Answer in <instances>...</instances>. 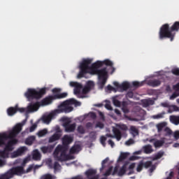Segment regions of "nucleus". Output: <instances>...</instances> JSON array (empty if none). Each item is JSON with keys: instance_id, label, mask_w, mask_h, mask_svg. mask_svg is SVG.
Masks as SVG:
<instances>
[{"instance_id": "nucleus-24", "label": "nucleus", "mask_w": 179, "mask_h": 179, "mask_svg": "<svg viewBox=\"0 0 179 179\" xmlns=\"http://www.w3.org/2000/svg\"><path fill=\"white\" fill-rule=\"evenodd\" d=\"M167 125V123L166 122H163L161 123H159L156 125L157 131L159 133L162 132L163 131V129L166 128V126Z\"/></svg>"}, {"instance_id": "nucleus-3", "label": "nucleus", "mask_w": 179, "mask_h": 179, "mask_svg": "<svg viewBox=\"0 0 179 179\" xmlns=\"http://www.w3.org/2000/svg\"><path fill=\"white\" fill-rule=\"evenodd\" d=\"M22 128L23 124L18 123L13 128L12 131H10L8 134L6 133H0V148L6 145L5 141H8V139L10 140L7 143L13 148V146L19 142L15 138L20 134Z\"/></svg>"}, {"instance_id": "nucleus-30", "label": "nucleus", "mask_w": 179, "mask_h": 179, "mask_svg": "<svg viewBox=\"0 0 179 179\" xmlns=\"http://www.w3.org/2000/svg\"><path fill=\"white\" fill-rule=\"evenodd\" d=\"M128 156H129V152H122L119 157L118 161L122 162L123 160L128 159Z\"/></svg>"}, {"instance_id": "nucleus-15", "label": "nucleus", "mask_w": 179, "mask_h": 179, "mask_svg": "<svg viewBox=\"0 0 179 179\" xmlns=\"http://www.w3.org/2000/svg\"><path fill=\"white\" fill-rule=\"evenodd\" d=\"M41 150L44 155L46 153H51V152L54 150V145H49L48 146H42Z\"/></svg>"}, {"instance_id": "nucleus-63", "label": "nucleus", "mask_w": 179, "mask_h": 179, "mask_svg": "<svg viewBox=\"0 0 179 179\" xmlns=\"http://www.w3.org/2000/svg\"><path fill=\"white\" fill-rule=\"evenodd\" d=\"M105 108L107 110H109L110 111H113V106H111V104H110V103H106Z\"/></svg>"}, {"instance_id": "nucleus-18", "label": "nucleus", "mask_w": 179, "mask_h": 179, "mask_svg": "<svg viewBox=\"0 0 179 179\" xmlns=\"http://www.w3.org/2000/svg\"><path fill=\"white\" fill-rule=\"evenodd\" d=\"M82 150V148L80 145H75L70 149V153L71 155H75Z\"/></svg>"}, {"instance_id": "nucleus-54", "label": "nucleus", "mask_w": 179, "mask_h": 179, "mask_svg": "<svg viewBox=\"0 0 179 179\" xmlns=\"http://www.w3.org/2000/svg\"><path fill=\"white\" fill-rule=\"evenodd\" d=\"M135 143V141H134V139L130 138L127 141L125 142V145H127V146H130V145H133V143Z\"/></svg>"}, {"instance_id": "nucleus-20", "label": "nucleus", "mask_w": 179, "mask_h": 179, "mask_svg": "<svg viewBox=\"0 0 179 179\" xmlns=\"http://www.w3.org/2000/svg\"><path fill=\"white\" fill-rule=\"evenodd\" d=\"M32 159L34 160H41V154L38 150H34L32 155Z\"/></svg>"}, {"instance_id": "nucleus-23", "label": "nucleus", "mask_w": 179, "mask_h": 179, "mask_svg": "<svg viewBox=\"0 0 179 179\" xmlns=\"http://www.w3.org/2000/svg\"><path fill=\"white\" fill-rule=\"evenodd\" d=\"M51 120H52V114L44 115L42 117V120L45 124H50V122H51Z\"/></svg>"}, {"instance_id": "nucleus-14", "label": "nucleus", "mask_w": 179, "mask_h": 179, "mask_svg": "<svg viewBox=\"0 0 179 179\" xmlns=\"http://www.w3.org/2000/svg\"><path fill=\"white\" fill-rule=\"evenodd\" d=\"M48 166L50 169H54L55 171H58L59 170V167H61V165H59V163L57 162H55L54 164H52V161L51 159L48 160Z\"/></svg>"}, {"instance_id": "nucleus-55", "label": "nucleus", "mask_w": 179, "mask_h": 179, "mask_svg": "<svg viewBox=\"0 0 179 179\" xmlns=\"http://www.w3.org/2000/svg\"><path fill=\"white\" fill-rule=\"evenodd\" d=\"M96 128H100L101 129H103V128H104V124L99 122L96 124L95 126Z\"/></svg>"}, {"instance_id": "nucleus-37", "label": "nucleus", "mask_w": 179, "mask_h": 179, "mask_svg": "<svg viewBox=\"0 0 179 179\" xmlns=\"http://www.w3.org/2000/svg\"><path fill=\"white\" fill-rule=\"evenodd\" d=\"M129 87H130V85L127 82H124L122 85H120V89L122 90H128Z\"/></svg>"}, {"instance_id": "nucleus-4", "label": "nucleus", "mask_w": 179, "mask_h": 179, "mask_svg": "<svg viewBox=\"0 0 179 179\" xmlns=\"http://www.w3.org/2000/svg\"><path fill=\"white\" fill-rule=\"evenodd\" d=\"M22 128L23 124L18 123L13 128L12 131H10L8 134L6 133H0V148L6 145L5 141H8V139L10 140L7 143L13 148V146L19 142L15 138L20 134Z\"/></svg>"}, {"instance_id": "nucleus-34", "label": "nucleus", "mask_w": 179, "mask_h": 179, "mask_svg": "<svg viewBox=\"0 0 179 179\" xmlns=\"http://www.w3.org/2000/svg\"><path fill=\"white\" fill-rule=\"evenodd\" d=\"M122 110L124 114H128L129 113V109H128V106H127V102L123 101L122 104Z\"/></svg>"}, {"instance_id": "nucleus-50", "label": "nucleus", "mask_w": 179, "mask_h": 179, "mask_svg": "<svg viewBox=\"0 0 179 179\" xmlns=\"http://www.w3.org/2000/svg\"><path fill=\"white\" fill-rule=\"evenodd\" d=\"M96 131H91L90 133V138H91V139H96Z\"/></svg>"}, {"instance_id": "nucleus-17", "label": "nucleus", "mask_w": 179, "mask_h": 179, "mask_svg": "<svg viewBox=\"0 0 179 179\" xmlns=\"http://www.w3.org/2000/svg\"><path fill=\"white\" fill-rule=\"evenodd\" d=\"M61 138V135L58 133L54 134L52 136L49 138V143H52L57 141H59Z\"/></svg>"}, {"instance_id": "nucleus-35", "label": "nucleus", "mask_w": 179, "mask_h": 179, "mask_svg": "<svg viewBox=\"0 0 179 179\" xmlns=\"http://www.w3.org/2000/svg\"><path fill=\"white\" fill-rule=\"evenodd\" d=\"M168 113H169L170 114L174 111H178V106H176V105H173V106H169V107L168 108Z\"/></svg>"}, {"instance_id": "nucleus-13", "label": "nucleus", "mask_w": 179, "mask_h": 179, "mask_svg": "<svg viewBox=\"0 0 179 179\" xmlns=\"http://www.w3.org/2000/svg\"><path fill=\"white\" fill-rule=\"evenodd\" d=\"M26 150H27L26 147H21L12 153V157H17L19 156H22V155H23Z\"/></svg>"}, {"instance_id": "nucleus-36", "label": "nucleus", "mask_w": 179, "mask_h": 179, "mask_svg": "<svg viewBox=\"0 0 179 179\" xmlns=\"http://www.w3.org/2000/svg\"><path fill=\"white\" fill-rule=\"evenodd\" d=\"M130 131H131V134H132V135H134V136L135 135H139V131L134 126H131Z\"/></svg>"}, {"instance_id": "nucleus-1", "label": "nucleus", "mask_w": 179, "mask_h": 179, "mask_svg": "<svg viewBox=\"0 0 179 179\" xmlns=\"http://www.w3.org/2000/svg\"><path fill=\"white\" fill-rule=\"evenodd\" d=\"M92 62H93V59L87 58L83 59L80 64V71L77 77L78 79H82V78H86L87 73L90 75H97V85L99 89H104V86H106V83H107V77L108 76L107 67L99 69V68L103 66V62L97 61L90 66Z\"/></svg>"}, {"instance_id": "nucleus-59", "label": "nucleus", "mask_w": 179, "mask_h": 179, "mask_svg": "<svg viewBox=\"0 0 179 179\" xmlns=\"http://www.w3.org/2000/svg\"><path fill=\"white\" fill-rule=\"evenodd\" d=\"M90 91V90L85 86V87H84V88L82 90V93H83V94H87V92Z\"/></svg>"}, {"instance_id": "nucleus-29", "label": "nucleus", "mask_w": 179, "mask_h": 179, "mask_svg": "<svg viewBox=\"0 0 179 179\" xmlns=\"http://www.w3.org/2000/svg\"><path fill=\"white\" fill-rule=\"evenodd\" d=\"M164 145V139L157 140L154 143L155 148H162Z\"/></svg>"}, {"instance_id": "nucleus-39", "label": "nucleus", "mask_w": 179, "mask_h": 179, "mask_svg": "<svg viewBox=\"0 0 179 179\" xmlns=\"http://www.w3.org/2000/svg\"><path fill=\"white\" fill-rule=\"evenodd\" d=\"M90 90L94 87V83L93 81H88L85 85Z\"/></svg>"}, {"instance_id": "nucleus-33", "label": "nucleus", "mask_w": 179, "mask_h": 179, "mask_svg": "<svg viewBox=\"0 0 179 179\" xmlns=\"http://www.w3.org/2000/svg\"><path fill=\"white\" fill-rule=\"evenodd\" d=\"M70 104H73L76 107H80L82 103L76 101V99H71L69 100Z\"/></svg>"}, {"instance_id": "nucleus-10", "label": "nucleus", "mask_w": 179, "mask_h": 179, "mask_svg": "<svg viewBox=\"0 0 179 179\" xmlns=\"http://www.w3.org/2000/svg\"><path fill=\"white\" fill-rule=\"evenodd\" d=\"M71 103L69 102V100L65 101L61 104V106L62 107V111L63 113H71V111H73V107L71 106Z\"/></svg>"}, {"instance_id": "nucleus-64", "label": "nucleus", "mask_w": 179, "mask_h": 179, "mask_svg": "<svg viewBox=\"0 0 179 179\" xmlns=\"http://www.w3.org/2000/svg\"><path fill=\"white\" fill-rule=\"evenodd\" d=\"M127 97H129V99L134 98V92H129L127 93Z\"/></svg>"}, {"instance_id": "nucleus-7", "label": "nucleus", "mask_w": 179, "mask_h": 179, "mask_svg": "<svg viewBox=\"0 0 179 179\" xmlns=\"http://www.w3.org/2000/svg\"><path fill=\"white\" fill-rule=\"evenodd\" d=\"M45 93H47L45 88H42L39 91L34 89H28L24 95L28 101H31L34 99H41Z\"/></svg>"}, {"instance_id": "nucleus-47", "label": "nucleus", "mask_w": 179, "mask_h": 179, "mask_svg": "<svg viewBox=\"0 0 179 179\" xmlns=\"http://www.w3.org/2000/svg\"><path fill=\"white\" fill-rule=\"evenodd\" d=\"M113 172V166H110L104 173V176L106 177H108V176L111 175V173Z\"/></svg>"}, {"instance_id": "nucleus-53", "label": "nucleus", "mask_w": 179, "mask_h": 179, "mask_svg": "<svg viewBox=\"0 0 179 179\" xmlns=\"http://www.w3.org/2000/svg\"><path fill=\"white\" fill-rule=\"evenodd\" d=\"M178 96H179V92H178V93H177V92H173V93L172 94V95L170 96V99H171V100H174V99L178 97Z\"/></svg>"}, {"instance_id": "nucleus-28", "label": "nucleus", "mask_w": 179, "mask_h": 179, "mask_svg": "<svg viewBox=\"0 0 179 179\" xmlns=\"http://www.w3.org/2000/svg\"><path fill=\"white\" fill-rule=\"evenodd\" d=\"M0 157L2 159H6L9 157V152L7 151L5 148L3 150H0Z\"/></svg>"}, {"instance_id": "nucleus-57", "label": "nucleus", "mask_w": 179, "mask_h": 179, "mask_svg": "<svg viewBox=\"0 0 179 179\" xmlns=\"http://www.w3.org/2000/svg\"><path fill=\"white\" fill-rule=\"evenodd\" d=\"M17 108V111H19L20 113H24L26 111V108H19L17 105L15 106Z\"/></svg>"}, {"instance_id": "nucleus-6", "label": "nucleus", "mask_w": 179, "mask_h": 179, "mask_svg": "<svg viewBox=\"0 0 179 179\" xmlns=\"http://www.w3.org/2000/svg\"><path fill=\"white\" fill-rule=\"evenodd\" d=\"M55 100V98H54V95H51L49 96H47L41 100L40 102L36 103H31L27 106V110L29 113H33L34 111H37L38 108H40V106H48V104H51L52 103V101Z\"/></svg>"}, {"instance_id": "nucleus-46", "label": "nucleus", "mask_w": 179, "mask_h": 179, "mask_svg": "<svg viewBox=\"0 0 179 179\" xmlns=\"http://www.w3.org/2000/svg\"><path fill=\"white\" fill-rule=\"evenodd\" d=\"M152 161H148L143 164V166L145 167V169H149V167H152Z\"/></svg>"}, {"instance_id": "nucleus-26", "label": "nucleus", "mask_w": 179, "mask_h": 179, "mask_svg": "<svg viewBox=\"0 0 179 179\" xmlns=\"http://www.w3.org/2000/svg\"><path fill=\"white\" fill-rule=\"evenodd\" d=\"M68 96V93L66 92H63L62 94H57L53 95L55 100H58L61 99H65Z\"/></svg>"}, {"instance_id": "nucleus-5", "label": "nucleus", "mask_w": 179, "mask_h": 179, "mask_svg": "<svg viewBox=\"0 0 179 179\" xmlns=\"http://www.w3.org/2000/svg\"><path fill=\"white\" fill-rule=\"evenodd\" d=\"M179 31V21L175 22L171 27L169 24H163L159 31V40L169 38L170 41H174L176 34Z\"/></svg>"}, {"instance_id": "nucleus-51", "label": "nucleus", "mask_w": 179, "mask_h": 179, "mask_svg": "<svg viewBox=\"0 0 179 179\" xmlns=\"http://www.w3.org/2000/svg\"><path fill=\"white\" fill-rule=\"evenodd\" d=\"M132 85H133L134 87H139L142 86L143 83H141L138 81H134L132 83Z\"/></svg>"}, {"instance_id": "nucleus-40", "label": "nucleus", "mask_w": 179, "mask_h": 179, "mask_svg": "<svg viewBox=\"0 0 179 179\" xmlns=\"http://www.w3.org/2000/svg\"><path fill=\"white\" fill-rule=\"evenodd\" d=\"M117 127L122 131H128V127L127 124H117Z\"/></svg>"}, {"instance_id": "nucleus-56", "label": "nucleus", "mask_w": 179, "mask_h": 179, "mask_svg": "<svg viewBox=\"0 0 179 179\" xmlns=\"http://www.w3.org/2000/svg\"><path fill=\"white\" fill-rule=\"evenodd\" d=\"M125 168H122L119 170L118 176H124L125 174Z\"/></svg>"}, {"instance_id": "nucleus-58", "label": "nucleus", "mask_w": 179, "mask_h": 179, "mask_svg": "<svg viewBox=\"0 0 179 179\" xmlns=\"http://www.w3.org/2000/svg\"><path fill=\"white\" fill-rule=\"evenodd\" d=\"M173 137H174V138H175L176 141H178V139H179V131H176L173 133Z\"/></svg>"}, {"instance_id": "nucleus-42", "label": "nucleus", "mask_w": 179, "mask_h": 179, "mask_svg": "<svg viewBox=\"0 0 179 179\" xmlns=\"http://www.w3.org/2000/svg\"><path fill=\"white\" fill-rule=\"evenodd\" d=\"M77 131H78V134H81L83 135L85 132V127H83V126H82V125L78 127Z\"/></svg>"}, {"instance_id": "nucleus-12", "label": "nucleus", "mask_w": 179, "mask_h": 179, "mask_svg": "<svg viewBox=\"0 0 179 179\" xmlns=\"http://www.w3.org/2000/svg\"><path fill=\"white\" fill-rule=\"evenodd\" d=\"M69 85L71 87H74V94H80V90H82V88L83 87V86H82V84L77 82L71 81L70 82Z\"/></svg>"}, {"instance_id": "nucleus-19", "label": "nucleus", "mask_w": 179, "mask_h": 179, "mask_svg": "<svg viewBox=\"0 0 179 179\" xmlns=\"http://www.w3.org/2000/svg\"><path fill=\"white\" fill-rule=\"evenodd\" d=\"M162 85V81L160 80H152L148 81V85L152 86V87H157V86H160Z\"/></svg>"}, {"instance_id": "nucleus-32", "label": "nucleus", "mask_w": 179, "mask_h": 179, "mask_svg": "<svg viewBox=\"0 0 179 179\" xmlns=\"http://www.w3.org/2000/svg\"><path fill=\"white\" fill-rule=\"evenodd\" d=\"M163 156H164V152L159 151L155 155L153 160H159V159H162Z\"/></svg>"}, {"instance_id": "nucleus-8", "label": "nucleus", "mask_w": 179, "mask_h": 179, "mask_svg": "<svg viewBox=\"0 0 179 179\" xmlns=\"http://www.w3.org/2000/svg\"><path fill=\"white\" fill-rule=\"evenodd\" d=\"M25 173L26 171H24V169L22 166L13 167L5 173L7 179L13 178V176H22V174Z\"/></svg>"}, {"instance_id": "nucleus-52", "label": "nucleus", "mask_w": 179, "mask_h": 179, "mask_svg": "<svg viewBox=\"0 0 179 179\" xmlns=\"http://www.w3.org/2000/svg\"><path fill=\"white\" fill-rule=\"evenodd\" d=\"M113 104L116 107H121V102L117 99H113Z\"/></svg>"}, {"instance_id": "nucleus-60", "label": "nucleus", "mask_w": 179, "mask_h": 179, "mask_svg": "<svg viewBox=\"0 0 179 179\" xmlns=\"http://www.w3.org/2000/svg\"><path fill=\"white\" fill-rule=\"evenodd\" d=\"M41 179H52V176L50 174H47L41 178Z\"/></svg>"}, {"instance_id": "nucleus-22", "label": "nucleus", "mask_w": 179, "mask_h": 179, "mask_svg": "<svg viewBox=\"0 0 179 179\" xmlns=\"http://www.w3.org/2000/svg\"><path fill=\"white\" fill-rule=\"evenodd\" d=\"M17 113V108L15 107H10L7 109V114L10 116L15 115Z\"/></svg>"}, {"instance_id": "nucleus-16", "label": "nucleus", "mask_w": 179, "mask_h": 179, "mask_svg": "<svg viewBox=\"0 0 179 179\" xmlns=\"http://www.w3.org/2000/svg\"><path fill=\"white\" fill-rule=\"evenodd\" d=\"M114 136L117 139V141H121V138H122V133H121V131L117 128H114L113 129Z\"/></svg>"}, {"instance_id": "nucleus-43", "label": "nucleus", "mask_w": 179, "mask_h": 179, "mask_svg": "<svg viewBox=\"0 0 179 179\" xmlns=\"http://www.w3.org/2000/svg\"><path fill=\"white\" fill-rule=\"evenodd\" d=\"M164 115V113H162L153 115L152 118H154V120H159L160 118H163Z\"/></svg>"}, {"instance_id": "nucleus-49", "label": "nucleus", "mask_w": 179, "mask_h": 179, "mask_svg": "<svg viewBox=\"0 0 179 179\" xmlns=\"http://www.w3.org/2000/svg\"><path fill=\"white\" fill-rule=\"evenodd\" d=\"M143 162H140L136 169L138 173H140V171L143 170Z\"/></svg>"}, {"instance_id": "nucleus-31", "label": "nucleus", "mask_w": 179, "mask_h": 179, "mask_svg": "<svg viewBox=\"0 0 179 179\" xmlns=\"http://www.w3.org/2000/svg\"><path fill=\"white\" fill-rule=\"evenodd\" d=\"M164 136H171V135H173V130H171L170 127H165L164 129Z\"/></svg>"}, {"instance_id": "nucleus-62", "label": "nucleus", "mask_w": 179, "mask_h": 179, "mask_svg": "<svg viewBox=\"0 0 179 179\" xmlns=\"http://www.w3.org/2000/svg\"><path fill=\"white\" fill-rule=\"evenodd\" d=\"M36 128H37V124H34L29 128V132H34V131L36 130Z\"/></svg>"}, {"instance_id": "nucleus-44", "label": "nucleus", "mask_w": 179, "mask_h": 179, "mask_svg": "<svg viewBox=\"0 0 179 179\" xmlns=\"http://www.w3.org/2000/svg\"><path fill=\"white\" fill-rule=\"evenodd\" d=\"M6 147L4 148V149H6V150L8 151V152H12V150H13V149H15L13 147H12V145L8 144V143L6 144H5Z\"/></svg>"}, {"instance_id": "nucleus-27", "label": "nucleus", "mask_w": 179, "mask_h": 179, "mask_svg": "<svg viewBox=\"0 0 179 179\" xmlns=\"http://www.w3.org/2000/svg\"><path fill=\"white\" fill-rule=\"evenodd\" d=\"M144 153L146 155H149L153 152V148H152V146L150 145H147L143 147Z\"/></svg>"}, {"instance_id": "nucleus-38", "label": "nucleus", "mask_w": 179, "mask_h": 179, "mask_svg": "<svg viewBox=\"0 0 179 179\" xmlns=\"http://www.w3.org/2000/svg\"><path fill=\"white\" fill-rule=\"evenodd\" d=\"M103 65H106V66H113L114 64L110 59H106L102 62Z\"/></svg>"}, {"instance_id": "nucleus-11", "label": "nucleus", "mask_w": 179, "mask_h": 179, "mask_svg": "<svg viewBox=\"0 0 179 179\" xmlns=\"http://www.w3.org/2000/svg\"><path fill=\"white\" fill-rule=\"evenodd\" d=\"M97 174V170L90 169L85 172V176L87 179H99V175Z\"/></svg>"}, {"instance_id": "nucleus-9", "label": "nucleus", "mask_w": 179, "mask_h": 179, "mask_svg": "<svg viewBox=\"0 0 179 179\" xmlns=\"http://www.w3.org/2000/svg\"><path fill=\"white\" fill-rule=\"evenodd\" d=\"M63 127L66 132H73L76 129V123L71 124V121H66L63 123Z\"/></svg>"}, {"instance_id": "nucleus-45", "label": "nucleus", "mask_w": 179, "mask_h": 179, "mask_svg": "<svg viewBox=\"0 0 179 179\" xmlns=\"http://www.w3.org/2000/svg\"><path fill=\"white\" fill-rule=\"evenodd\" d=\"M47 129H43V130H41L38 132V136H44V135H47Z\"/></svg>"}, {"instance_id": "nucleus-61", "label": "nucleus", "mask_w": 179, "mask_h": 179, "mask_svg": "<svg viewBox=\"0 0 179 179\" xmlns=\"http://www.w3.org/2000/svg\"><path fill=\"white\" fill-rule=\"evenodd\" d=\"M173 89L175 90V92H179V82L177 84L173 85Z\"/></svg>"}, {"instance_id": "nucleus-25", "label": "nucleus", "mask_w": 179, "mask_h": 179, "mask_svg": "<svg viewBox=\"0 0 179 179\" xmlns=\"http://www.w3.org/2000/svg\"><path fill=\"white\" fill-rule=\"evenodd\" d=\"M34 141H36V136H31L25 140V143L26 145H29L30 146L33 145V143H34Z\"/></svg>"}, {"instance_id": "nucleus-21", "label": "nucleus", "mask_w": 179, "mask_h": 179, "mask_svg": "<svg viewBox=\"0 0 179 179\" xmlns=\"http://www.w3.org/2000/svg\"><path fill=\"white\" fill-rule=\"evenodd\" d=\"M169 120L172 124H174V125H179V116L171 115Z\"/></svg>"}, {"instance_id": "nucleus-2", "label": "nucleus", "mask_w": 179, "mask_h": 179, "mask_svg": "<svg viewBox=\"0 0 179 179\" xmlns=\"http://www.w3.org/2000/svg\"><path fill=\"white\" fill-rule=\"evenodd\" d=\"M62 145H59L56 147L54 152L53 157L57 162H66L68 160H72L73 156L66 155L68 149H69V145L73 142V137L71 135L66 134L62 138Z\"/></svg>"}, {"instance_id": "nucleus-41", "label": "nucleus", "mask_w": 179, "mask_h": 179, "mask_svg": "<svg viewBox=\"0 0 179 179\" xmlns=\"http://www.w3.org/2000/svg\"><path fill=\"white\" fill-rule=\"evenodd\" d=\"M171 72V73H173V75H175L176 76H179V68H173Z\"/></svg>"}, {"instance_id": "nucleus-48", "label": "nucleus", "mask_w": 179, "mask_h": 179, "mask_svg": "<svg viewBox=\"0 0 179 179\" xmlns=\"http://www.w3.org/2000/svg\"><path fill=\"white\" fill-rule=\"evenodd\" d=\"M107 162H108V157L106 158L105 159H103L101 162V168L100 169L101 171L104 170V164H106V163H107Z\"/></svg>"}]
</instances>
